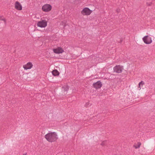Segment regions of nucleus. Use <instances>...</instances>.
Segmentation results:
<instances>
[{"instance_id": "obj_5", "label": "nucleus", "mask_w": 155, "mask_h": 155, "mask_svg": "<svg viewBox=\"0 0 155 155\" xmlns=\"http://www.w3.org/2000/svg\"><path fill=\"white\" fill-rule=\"evenodd\" d=\"M123 69V67L120 65H116L113 68L114 72L117 73H121Z\"/></svg>"}, {"instance_id": "obj_20", "label": "nucleus", "mask_w": 155, "mask_h": 155, "mask_svg": "<svg viewBox=\"0 0 155 155\" xmlns=\"http://www.w3.org/2000/svg\"><path fill=\"white\" fill-rule=\"evenodd\" d=\"M25 155H26V154Z\"/></svg>"}, {"instance_id": "obj_17", "label": "nucleus", "mask_w": 155, "mask_h": 155, "mask_svg": "<svg viewBox=\"0 0 155 155\" xmlns=\"http://www.w3.org/2000/svg\"><path fill=\"white\" fill-rule=\"evenodd\" d=\"M61 25L64 26V27L65 26V22H62L61 24Z\"/></svg>"}, {"instance_id": "obj_12", "label": "nucleus", "mask_w": 155, "mask_h": 155, "mask_svg": "<svg viewBox=\"0 0 155 155\" xmlns=\"http://www.w3.org/2000/svg\"><path fill=\"white\" fill-rule=\"evenodd\" d=\"M53 75L54 76H58L59 73V72L56 70H54L52 72Z\"/></svg>"}, {"instance_id": "obj_19", "label": "nucleus", "mask_w": 155, "mask_h": 155, "mask_svg": "<svg viewBox=\"0 0 155 155\" xmlns=\"http://www.w3.org/2000/svg\"><path fill=\"white\" fill-rule=\"evenodd\" d=\"M152 4V3H150V4L148 5H151Z\"/></svg>"}, {"instance_id": "obj_13", "label": "nucleus", "mask_w": 155, "mask_h": 155, "mask_svg": "<svg viewBox=\"0 0 155 155\" xmlns=\"http://www.w3.org/2000/svg\"><path fill=\"white\" fill-rule=\"evenodd\" d=\"M144 84V82L141 81L138 84V88H140V90L141 89V87H142L143 86Z\"/></svg>"}, {"instance_id": "obj_11", "label": "nucleus", "mask_w": 155, "mask_h": 155, "mask_svg": "<svg viewBox=\"0 0 155 155\" xmlns=\"http://www.w3.org/2000/svg\"><path fill=\"white\" fill-rule=\"evenodd\" d=\"M141 145V143L140 142H138L137 144H135L134 145L133 147H134L135 149H137L140 148Z\"/></svg>"}, {"instance_id": "obj_4", "label": "nucleus", "mask_w": 155, "mask_h": 155, "mask_svg": "<svg viewBox=\"0 0 155 155\" xmlns=\"http://www.w3.org/2000/svg\"><path fill=\"white\" fill-rule=\"evenodd\" d=\"M142 39L144 43L147 44H150L152 42L151 37L148 35L145 36Z\"/></svg>"}, {"instance_id": "obj_15", "label": "nucleus", "mask_w": 155, "mask_h": 155, "mask_svg": "<svg viewBox=\"0 0 155 155\" xmlns=\"http://www.w3.org/2000/svg\"><path fill=\"white\" fill-rule=\"evenodd\" d=\"M107 143V140H104L101 143V146H104Z\"/></svg>"}, {"instance_id": "obj_8", "label": "nucleus", "mask_w": 155, "mask_h": 155, "mask_svg": "<svg viewBox=\"0 0 155 155\" xmlns=\"http://www.w3.org/2000/svg\"><path fill=\"white\" fill-rule=\"evenodd\" d=\"M93 86L96 89H98L102 87V84L100 81H98L96 83H94L93 84Z\"/></svg>"}, {"instance_id": "obj_3", "label": "nucleus", "mask_w": 155, "mask_h": 155, "mask_svg": "<svg viewBox=\"0 0 155 155\" xmlns=\"http://www.w3.org/2000/svg\"><path fill=\"white\" fill-rule=\"evenodd\" d=\"M47 25V21L45 20H41L38 22L37 26L40 28H45Z\"/></svg>"}, {"instance_id": "obj_6", "label": "nucleus", "mask_w": 155, "mask_h": 155, "mask_svg": "<svg viewBox=\"0 0 155 155\" xmlns=\"http://www.w3.org/2000/svg\"><path fill=\"white\" fill-rule=\"evenodd\" d=\"M52 8L51 6L48 4H46L42 7V10L45 12H48L51 10Z\"/></svg>"}, {"instance_id": "obj_16", "label": "nucleus", "mask_w": 155, "mask_h": 155, "mask_svg": "<svg viewBox=\"0 0 155 155\" xmlns=\"http://www.w3.org/2000/svg\"><path fill=\"white\" fill-rule=\"evenodd\" d=\"M91 104L90 103V101H88V102H87L85 104V106H86L87 107H90L91 106Z\"/></svg>"}, {"instance_id": "obj_7", "label": "nucleus", "mask_w": 155, "mask_h": 155, "mask_svg": "<svg viewBox=\"0 0 155 155\" xmlns=\"http://www.w3.org/2000/svg\"><path fill=\"white\" fill-rule=\"evenodd\" d=\"M15 9L18 10H21L22 7L21 4L18 1L15 2Z\"/></svg>"}, {"instance_id": "obj_1", "label": "nucleus", "mask_w": 155, "mask_h": 155, "mask_svg": "<svg viewBox=\"0 0 155 155\" xmlns=\"http://www.w3.org/2000/svg\"><path fill=\"white\" fill-rule=\"evenodd\" d=\"M58 135L55 132H49L45 136V138L49 142L56 141L58 139Z\"/></svg>"}, {"instance_id": "obj_18", "label": "nucleus", "mask_w": 155, "mask_h": 155, "mask_svg": "<svg viewBox=\"0 0 155 155\" xmlns=\"http://www.w3.org/2000/svg\"><path fill=\"white\" fill-rule=\"evenodd\" d=\"M0 19L1 20H3V21H4V22L5 23H6V21H5V19H4V18H1V17H0Z\"/></svg>"}, {"instance_id": "obj_10", "label": "nucleus", "mask_w": 155, "mask_h": 155, "mask_svg": "<svg viewBox=\"0 0 155 155\" xmlns=\"http://www.w3.org/2000/svg\"><path fill=\"white\" fill-rule=\"evenodd\" d=\"M53 52L56 54H60L64 52V50L61 47H58L57 48L53 49Z\"/></svg>"}, {"instance_id": "obj_14", "label": "nucleus", "mask_w": 155, "mask_h": 155, "mask_svg": "<svg viewBox=\"0 0 155 155\" xmlns=\"http://www.w3.org/2000/svg\"><path fill=\"white\" fill-rule=\"evenodd\" d=\"M68 89V87L67 85H65L63 87L62 90L64 91H67Z\"/></svg>"}, {"instance_id": "obj_9", "label": "nucleus", "mask_w": 155, "mask_h": 155, "mask_svg": "<svg viewBox=\"0 0 155 155\" xmlns=\"http://www.w3.org/2000/svg\"><path fill=\"white\" fill-rule=\"evenodd\" d=\"M33 64L31 62H28L26 64L23 66V68L25 70H28L31 69L33 67Z\"/></svg>"}, {"instance_id": "obj_2", "label": "nucleus", "mask_w": 155, "mask_h": 155, "mask_svg": "<svg viewBox=\"0 0 155 155\" xmlns=\"http://www.w3.org/2000/svg\"><path fill=\"white\" fill-rule=\"evenodd\" d=\"M92 11L88 8H83L81 12V14L83 15H89L92 13Z\"/></svg>"}]
</instances>
